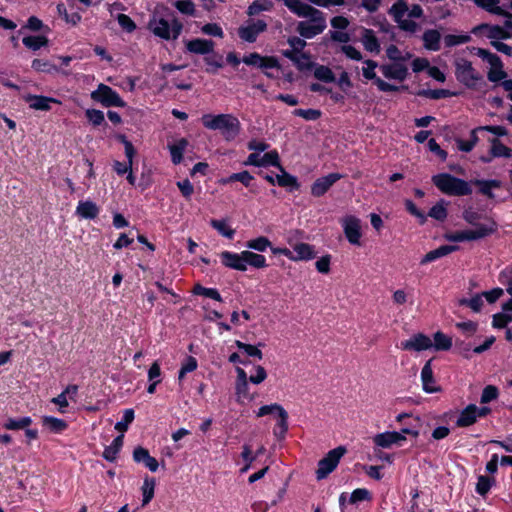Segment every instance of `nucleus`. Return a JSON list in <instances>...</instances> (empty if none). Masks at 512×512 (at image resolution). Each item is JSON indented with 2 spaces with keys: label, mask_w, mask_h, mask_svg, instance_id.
Masks as SVG:
<instances>
[{
  "label": "nucleus",
  "mask_w": 512,
  "mask_h": 512,
  "mask_svg": "<svg viewBox=\"0 0 512 512\" xmlns=\"http://www.w3.org/2000/svg\"><path fill=\"white\" fill-rule=\"evenodd\" d=\"M133 459L135 462L140 463L143 462L144 465L151 471L155 472L159 463L156 458L150 456L149 451L146 448L138 446L133 451Z\"/></svg>",
  "instance_id": "20"
},
{
  "label": "nucleus",
  "mask_w": 512,
  "mask_h": 512,
  "mask_svg": "<svg viewBox=\"0 0 512 512\" xmlns=\"http://www.w3.org/2000/svg\"><path fill=\"white\" fill-rule=\"evenodd\" d=\"M460 306H467L474 312H480L483 306L482 294H476L471 299L462 298L459 300Z\"/></svg>",
  "instance_id": "48"
},
{
  "label": "nucleus",
  "mask_w": 512,
  "mask_h": 512,
  "mask_svg": "<svg viewBox=\"0 0 512 512\" xmlns=\"http://www.w3.org/2000/svg\"><path fill=\"white\" fill-rule=\"evenodd\" d=\"M496 230L497 224L493 220H490L489 224H479L475 229L458 231L447 234L445 237L448 241L452 242L471 241L485 238L493 234Z\"/></svg>",
  "instance_id": "6"
},
{
  "label": "nucleus",
  "mask_w": 512,
  "mask_h": 512,
  "mask_svg": "<svg viewBox=\"0 0 512 512\" xmlns=\"http://www.w3.org/2000/svg\"><path fill=\"white\" fill-rule=\"evenodd\" d=\"M428 215L438 221H443L446 219L447 217V210L445 208V206L443 205V202L441 203H437L436 205H434Z\"/></svg>",
  "instance_id": "64"
},
{
  "label": "nucleus",
  "mask_w": 512,
  "mask_h": 512,
  "mask_svg": "<svg viewBox=\"0 0 512 512\" xmlns=\"http://www.w3.org/2000/svg\"><path fill=\"white\" fill-rule=\"evenodd\" d=\"M474 4L483 10L503 17H512V14L501 8L498 4L500 0H473Z\"/></svg>",
  "instance_id": "22"
},
{
  "label": "nucleus",
  "mask_w": 512,
  "mask_h": 512,
  "mask_svg": "<svg viewBox=\"0 0 512 512\" xmlns=\"http://www.w3.org/2000/svg\"><path fill=\"white\" fill-rule=\"evenodd\" d=\"M76 213L84 219H95L99 214V208L92 201H80Z\"/></svg>",
  "instance_id": "27"
},
{
  "label": "nucleus",
  "mask_w": 512,
  "mask_h": 512,
  "mask_svg": "<svg viewBox=\"0 0 512 512\" xmlns=\"http://www.w3.org/2000/svg\"><path fill=\"white\" fill-rule=\"evenodd\" d=\"M92 100L100 103L104 107H125V101L110 86L103 83L99 84L97 89L91 93Z\"/></svg>",
  "instance_id": "9"
},
{
  "label": "nucleus",
  "mask_w": 512,
  "mask_h": 512,
  "mask_svg": "<svg viewBox=\"0 0 512 512\" xmlns=\"http://www.w3.org/2000/svg\"><path fill=\"white\" fill-rule=\"evenodd\" d=\"M23 44L33 50H39L41 47L47 46L48 44V38L43 35L38 36H26L22 40Z\"/></svg>",
  "instance_id": "38"
},
{
  "label": "nucleus",
  "mask_w": 512,
  "mask_h": 512,
  "mask_svg": "<svg viewBox=\"0 0 512 512\" xmlns=\"http://www.w3.org/2000/svg\"><path fill=\"white\" fill-rule=\"evenodd\" d=\"M471 37L469 35H453L449 34L444 37V43L447 47L456 46L469 42Z\"/></svg>",
  "instance_id": "62"
},
{
  "label": "nucleus",
  "mask_w": 512,
  "mask_h": 512,
  "mask_svg": "<svg viewBox=\"0 0 512 512\" xmlns=\"http://www.w3.org/2000/svg\"><path fill=\"white\" fill-rule=\"evenodd\" d=\"M476 55L487 61L491 68H503L502 61L497 54L491 53L490 51L483 48H477Z\"/></svg>",
  "instance_id": "37"
},
{
  "label": "nucleus",
  "mask_w": 512,
  "mask_h": 512,
  "mask_svg": "<svg viewBox=\"0 0 512 512\" xmlns=\"http://www.w3.org/2000/svg\"><path fill=\"white\" fill-rule=\"evenodd\" d=\"M246 247L258 252H264L271 247V241L265 236H259L246 242Z\"/></svg>",
  "instance_id": "41"
},
{
  "label": "nucleus",
  "mask_w": 512,
  "mask_h": 512,
  "mask_svg": "<svg viewBox=\"0 0 512 512\" xmlns=\"http://www.w3.org/2000/svg\"><path fill=\"white\" fill-rule=\"evenodd\" d=\"M293 114L308 121H315L321 117L322 113L318 109H295Z\"/></svg>",
  "instance_id": "57"
},
{
  "label": "nucleus",
  "mask_w": 512,
  "mask_h": 512,
  "mask_svg": "<svg viewBox=\"0 0 512 512\" xmlns=\"http://www.w3.org/2000/svg\"><path fill=\"white\" fill-rule=\"evenodd\" d=\"M424 47L431 51H438L440 49L441 35L435 29H429L423 34Z\"/></svg>",
  "instance_id": "30"
},
{
  "label": "nucleus",
  "mask_w": 512,
  "mask_h": 512,
  "mask_svg": "<svg viewBox=\"0 0 512 512\" xmlns=\"http://www.w3.org/2000/svg\"><path fill=\"white\" fill-rule=\"evenodd\" d=\"M149 29L155 36L164 40L177 39L183 29V24L176 19L172 18L171 22L164 18L154 17L148 23Z\"/></svg>",
  "instance_id": "5"
},
{
  "label": "nucleus",
  "mask_w": 512,
  "mask_h": 512,
  "mask_svg": "<svg viewBox=\"0 0 512 512\" xmlns=\"http://www.w3.org/2000/svg\"><path fill=\"white\" fill-rule=\"evenodd\" d=\"M362 44L364 48L369 51L378 54L380 52V44L375 36L373 30L371 29H364L362 34Z\"/></svg>",
  "instance_id": "29"
},
{
  "label": "nucleus",
  "mask_w": 512,
  "mask_h": 512,
  "mask_svg": "<svg viewBox=\"0 0 512 512\" xmlns=\"http://www.w3.org/2000/svg\"><path fill=\"white\" fill-rule=\"evenodd\" d=\"M134 420V410L126 409L124 411L123 419L115 424V429L119 432H125L128 430L129 424Z\"/></svg>",
  "instance_id": "53"
},
{
  "label": "nucleus",
  "mask_w": 512,
  "mask_h": 512,
  "mask_svg": "<svg viewBox=\"0 0 512 512\" xmlns=\"http://www.w3.org/2000/svg\"><path fill=\"white\" fill-rule=\"evenodd\" d=\"M346 448L344 446H338L332 450H330L324 458H322L318 462V468L316 470V478L318 480L325 479L330 473H332L340 459L346 453Z\"/></svg>",
  "instance_id": "8"
},
{
  "label": "nucleus",
  "mask_w": 512,
  "mask_h": 512,
  "mask_svg": "<svg viewBox=\"0 0 512 512\" xmlns=\"http://www.w3.org/2000/svg\"><path fill=\"white\" fill-rule=\"evenodd\" d=\"M220 257H221L223 265L228 268L235 269L238 271H246L247 270V267L245 266V260H244L245 257H243V251L239 254L232 253L229 251H223L220 254Z\"/></svg>",
  "instance_id": "17"
},
{
  "label": "nucleus",
  "mask_w": 512,
  "mask_h": 512,
  "mask_svg": "<svg viewBox=\"0 0 512 512\" xmlns=\"http://www.w3.org/2000/svg\"><path fill=\"white\" fill-rule=\"evenodd\" d=\"M175 8L182 14L193 16L195 5L192 0H178L174 3Z\"/></svg>",
  "instance_id": "59"
},
{
  "label": "nucleus",
  "mask_w": 512,
  "mask_h": 512,
  "mask_svg": "<svg viewBox=\"0 0 512 512\" xmlns=\"http://www.w3.org/2000/svg\"><path fill=\"white\" fill-rule=\"evenodd\" d=\"M154 489H155V480L153 478H145L143 486H142V492H143V499H142V505H147L154 496Z\"/></svg>",
  "instance_id": "45"
},
{
  "label": "nucleus",
  "mask_w": 512,
  "mask_h": 512,
  "mask_svg": "<svg viewBox=\"0 0 512 512\" xmlns=\"http://www.w3.org/2000/svg\"><path fill=\"white\" fill-rule=\"evenodd\" d=\"M123 438H124L123 434L117 436L113 440L112 444L107 446L104 449V452H103L104 459H106L109 462H114L116 460L117 454L119 453V451L121 450V448L123 446Z\"/></svg>",
  "instance_id": "32"
},
{
  "label": "nucleus",
  "mask_w": 512,
  "mask_h": 512,
  "mask_svg": "<svg viewBox=\"0 0 512 512\" xmlns=\"http://www.w3.org/2000/svg\"><path fill=\"white\" fill-rule=\"evenodd\" d=\"M291 12L298 17L308 19L300 21L296 27V31L304 39H311L321 34L327 27L324 13L307 3L300 1Z\"/></svg>",
  "instance_id": "1"
},
{
  "label": "nucleus",
  "mask_w": 512,
  "mask_h": 512,
  "mask_svg": "<svg viewBox=\"0 0 512 512\" xmlns=\"http://www.w3.org/2000/svg\"><path fill=\"white\" fill-rule=\"evenodd\" d=\"M417 95L427 97L430 99L438 100V99L450 97L452 95V93L446 89H434V90L424 89V90L418 91Z\"/></svg>",
  "instance_id": "46"
},
{
  "label": "nucleus",
  "mask_w": 512,
  "mask_h": 512,
  "mask_svg": "<svg viewBox=\"0 0 512 512\" xmlns=\"http://www.w3.org/2000/svg\"><path fill=\"white\" fill-rule=\"evenodd\" d=\"M273 8V3L270 0H255L252 2L247 10L249 16H254L262 11H270Z\"/></svg>",
  "instance_id": "40"
},
{
  "label": "nucleus",
  "mask_w": 512,
  "mask_h": 512,
  "mask_svg": "<svg viewBox=\"0 0 512 512\" xmlns=\"http://www.w3.org/2000/svg\"><path fill=\"white\" fill-rule=\"evenodd\" d=\"M279 170L281 171V174L276 175V180L280 187L287 188L289 191L298 190L300 188L297 177L286 172L283 167H280Z\"/></svg>",
  "instance_id": "26"
},
{
  "label": "nucleus",
  "mask_w": 512,
  "mask_h": 512,
  "mask_svg": "<svg viewBox=\"0 0 512 512\" xmlns=\"http://www.w3.org/2000/svg\"><path fill=\"white\" fill-rule=\"evenodd\" d=\"M404 440L405 436L396 431L380 433L373 438L374 443L382 448H390L393 444H399Z\"/></svg>",
  "instance_id": "18"
},
{
  "label": "nucleus",
  "mask_w": 512,
  "mask_h": 512,
  "mask_svg": "<svg viewBox=\"0 0 512 512\" xmlns=\"http://www.w3.org/2000/svg\"><path fill=\"white\" fill-rule=\"evenodd\" d=\"M57 11L60 16L64 18L67 23H71L72 25H76L81 21V15L77 12L69 14L67 9L63 3L57 5Z\"/></svg>",
  "instance_id": "52"
},
{
  "label": "nucleus",
  "mask_w": 512,
  "mask_h": 512,
  "mask_svg": "<svg viewBox=\"0 0 512 512\" xmlns=\"http://www.w3.org/2000/svg\"><path fill=\"white\" fill-rule=\"evenodd\" d=\"M495 483L494 478L480 475L478 477V481L476 484V491L479 495L485 496L489 490L491 489L492 485Z\"/></svg>",
  "instance_id": "47"
},
{
  "label": "nucleus",
  "mask_w": 512,
  "mask_h": 512,
  "mask_svg": "<svg viewBox=\"0 0 512 512\" xmlns=\"http://www.w3.org/2000/svg\"><path fill=\"white\" fill-rule=\"evenodd\" d=\"M235 344L240 350H243L248 356L258 358L259 360L263 358V353L258 348V346L246 344L239 340H237Z\"/></svg>",
  "instance_id": "50"
},
{
  "label": "nucleus",
  "mask_w": 512,
  "mask_h": 512,
  "mask_svg": "<svg viewBox=\"0 0 512 512\" xmlns=\"http://www.w3.org/2000/svg\"><path fill=\"white\" fill-rule=\"evenodd\" d=\"M254 180V177L246 170L233 173L227 178L221 179L222 184H228L231 182L239 181L241 182L245 187H251L252 181Z\"/></svg>",
  "instance_id": "34"
},
{
  "label": "nucleus",
  "mask_w": 512,
  "mask_h": 512,
  "mask_svg": "<svg viewBox=\"0 0 512 512\" xmlns=\"http://www.w3.org/2000/svg\"><path fill=\"white\" fill-rule=\"evenodd\" d=\"M406 13H408L410 18H421L423 16V9L419 4H414L409 9L406 0H396L388 10V14L401 30L414 33L418 28V24L413 20L404 19Z\"/></svg>",
  "instance_id": "2"
},
{
  "label": "nucleus",
  "mask_w": 512,
  "mask_h": 512,
  "mask_svg": "<svg viewBox=\"0 0 512 512\" xmlns=\"http://www.w3.org/2000/svg\"><path fill=\"white\" fill-rule=\"evenodd\" d=\"M459 249L457 245H442L437 249L431 250L424 255L421 259L420 264L425 265L427 263L433 262L439 258L447 256L448 254L455 252Z\"/></svg>",
  "instance_id": "21"
},
{
  "label": "nucleus",
  "mask_w": 512,
  "mask_h": 512,
  "mask_svg": "<svg viewBox=\"0 0 512 512\" xmlns=\"http://www.w3.org/2000/svg\"><path fill=\"white\" fill-rule=\"evenodd\" d=\"M431 362H432L431 359L428 360L424 364L422 371H421V380H422V384H423V390L426 393H435V392H439L441 390V388L439 386L434 385L435 380H434V376H433Z\"/></svg>",
  "instance_id": "19"
},
{
  "label": "nucleus",
  "mask_w": 512,
  "mask_h": 512,
  "mask_svg": "<svg viewBox=\"0 0 512 512\" xmlns=\"http://www.w3.org/2000/svg\"><path fill=\"white\" fill-rule=\"evenodd\" d=\"M32 68L37 72L52 73L58 71V68L55 65L42 59H34L32 61Z\"/></svg>",
  "instance_id": "51"
},
{
  "label": "nucleus",
  "mask_w": 512,
  "mask_h": 512,
  "mask_svg": "<svg viewBox=\"0 0 512 512\" xmlns=\"http://www.w3.org/2000/svg\"><path fill=\"white\" fill-rule=\"evenodd\" d=\"M204 61L209 66L206 72L211 74H215L219 68L223 67L221 55L206 56Z\"/></svg>",
  "instance_id": "55"
},
{
  "label": "nucleus",
  "mask_w": 512,
  "mask_h": 512,
  "mask_svg": "<svg viewBox=\"0 0 512 512\" xmlns=\"http://www.w3.org/2000/svg\"><path fill=\"white\" fill-rule=\"evenodd\" d=\"M267 29V24L263 20H257L247 26H241L238 29L239 37L249 43L256 41L258 35Z\"/></svg>",
  "instance_id": "12"
},
{
  "label": "nucleus",
  "mask_w": 512,
  "mask_h": 512,
  "mask_svg": "<svg viewBox=\"0 0 512 512\" xmlns=\"http://www.w3.org/2000/svg\"><path fill=\"white\" fill-rule=\"evenodd\" d=\"M42 423L54 433H60L68 426L64 420L52 416H43Z\"/></svg>",
  "instance_id": "36"
},
{
  "label": "nucleus",
  "mask_w": 512,
  "mask_h": 512,
  "mask_svg": "<svg viewBox=\"0 0 512 512\" xmlns=\"http://www.w3.org/2000/svg\"><path fill=\"white\" fill-rule=\"evenodd\" d=\"M371 500L370 492L365 488L355 489L350 496L349 502L355 504L359 501Z\"/></svg>",
  "instance_id": "63"
},
{
  "label": "nucleus",
  "mask_w": 512,
  "mask_h": 512,
  "mask_svg": "<svg viewBox=\"0 0 512 512\" xmlns=\"http://www.w3.org/2000/svg\"><path fill=\"white\" fill-rule=\"evenodd\" d=\"M288 431V413H282L280 414L279 420L277 422L276 428L274 429L273 433L274 436L278 440H283L286 436V433Z\"/></svg>",
  "instance_id": "44"
},
{
  "label": "nucleus",
  "mask_w": 512,
  "mask_h": 512,
  "mask_svg": "<svg viewBox=\"0 0 512 512\" xmlns=\"http://www.w3.org/2000/svg\"><path fill=\"white\" fill-rule=\"evenodd\" d=\"M268 165L278 167L279 169H280V167H282V165L280 164V161H279V155H278L277 151L273 150V151L267 152L261 157V166H268Z\"/></svg>",
  "instance_id": "61"
},
{
  "label": "nucleus",
  "mask_w": 512,
  "mask_h": 512,
  "mask_svg": "<svg viewBox=\"0 0 512 512\" xmlns=\"http://www.w3.org/2000/svg\"><path fill=\"white\" fill-rule=\"evenodd\" d=\"M433 339L434 342H432V347L437 351H448L452 347V338L441 331H437L433 335Z\"/></svg>",
  "instance_id": "35"
},
{
  "label": "nucleus",
  "mask_w": 512,
  "mask_h": 512,
  "mask_svg": "<svg viewBox=\"0 0 512 512\" xmlns=\"http://www.w3.org/2000/svg\"><path fill=\"white\" fill-rule=\"evenodd\" d=\"M274 412H276L278 417H280V414L286 413L287 411L280 404L273 403L261 406L257 412V417H263Z\"/></svg>",
  "instance_id": "58"
},
{
  "label": "nucleus",
  "mask_w": 512,
  "mask_h": 512,
  "mask_svg": "<svg viewBox=\"0 0 512 512\" xmlns=\"http://www.w3.org/2000/svg\"><path fill=\"white\" fill-rule=\"evenodd\" d=\"M210 225L217 230L222 236L232 239L235 234V230L232 229L228 224L227 221L224 219L218 220V219H212L210 221Z\"/></svg>",
  "instance_id": "39"
},
{
  "label": "nucleus",
  "mask_w": 512,
  "mask_h": 512,
  "mask_svg": "<svg viewBox=\"0 0 512 512\" xmlns=\"http://www.w3.org/2000/svg\"><path fill=\"white\" fill-rule=\"evenodd\" d=\"M456 79L468 88H474L482 76L477 72L472 63L464 58L455 60Z\"/></svg>",
  "instance_id": "7"
},
{
  "label": "nucleus",
  "mask_w": 512,
  "mask_h": 512,
  "mask_svg": "<svg viewBox=\"0 0 512 512\" xmlns=\"http://www.w3.org/2000/svg\"><path fill=\"white\" fill-rule=\"evenodd\" d=\"M341 178L342 175L339 173H330L326 176L316 179L311 186V194L315 197L323 196L330 189V187Z\"/></svg>",
  "instance_id": "13"
},
{
  "label": "nucleus",
  "mask_w": 512,
  "mask_h": 512,
  "mask_svg": "<svg viewBox=\"0 0 512 512\" xmlns=\"http://www.w3.org/2000/svg\"><path fill=\"white\" fill-rule=\"evenodd\" d=\"M432 182L442 193L447 195L467 196L472 193L469 182L448 173L434 175Z\"/></svg>",
  "instance_id": "4"
},
{
  "label": "nucleus",
  "mask_w": 512,
  "mask_h": 512,
  "mask_svg": "<svg viewBox=\"0 0 512 512\" xmlns=\"http://www.w3.org/2000/svg\"><path fill=\"white\" fill-rule=\"evenodd\" d=\"M32 423V419L30 417H22L18 420L9 419L5 424L4 428L8 430H18L24 429L28 427Z\"/></svg>",
  "instance_id": "54"
},
{
  "label": "nucleus",
  "mask_w": 512,
  "mask_h": 512,
  "mask_svg": "<svg viewBox=\"0 0 512 512\" xmlns=\"http://www.w3.org/2000/svg\"><path fill=\"white\" fill-rule=\"evenodd\" d=\"M499 390L494 385H487L481 394L480 402L482 404L489 403L498 398Z\"/></svg>",
  "instance_id": "56"
},
{
  "label": "nucleus",
  "mask_w": 512,
  "mask_h": 512,
  "mask_svg": "<svg viewBox=\"0 0 512 512\" xmlns=\"http://www.w3.org/2000/svg\"><path fill=\"white\" fill-rule=\"evenodd\" d=\"M471 184H474L479 187V192L482 195L487 196L488 198L492 199L494 198V194L492 192L493 188H500L501 187V181L496 179L491 180H479L475 179L470 182Z\"/></svg>",
  "instance_id": "28"
},
{
  "label": "nucleus",
  "mask_w": 512,
  "mask_h": 512,
  "mask_svg": "<svg viewBox=\"0 0 512 512\" xmlns=\"http://www.w3.org/2000/svg\"><path fill=\"white\" fill-rule=\"evenodd\" d=\"M193 293L195 295H202L218 302H222V297L217 289L215 288H206L200 284H196L193 288Z\"/></svg>",
  "instance_id": "43"
},
{
  "label": "nucleus",
  "mask_w": 512,
  "mask_h": 512,
  "mask_svg": "<svg viewBox=\"0 0 512 512\" xmlns=\"http://www.w3.org/2000/svg\"><path fill=\"white\" fill-rule=\"evenodd\" d=\"M243 257L245 260V266L250 265L254 268L260 269L267 266L266 259L263 255L254 253L249 250L243 251Z\"/></svg>",
  "instance_id": "33"
},
{
  "label": "nucleus",
  "mask_w": 512,
  "mask_h": 512,
  "mask_svg": "<svg viewBox=\"0 0 512 512\" xmlns=\"http://www.w3.org/2000/svg\"><path fill=\"white\" fill-rule=\"evenodd\" d=\"M87 119L94 125L99 126L105 123L104 113L97 109H87L85 112Z\"/></svg>",
  "instance_id": "60"
},
{
  "label": "nucleus",
  "mask_w": 512,
  "mask_h": 512,
  "mask_svg": "<svg viewBox=\"0 0 512 512\" xmlns=\"http://www.w3.org/2000/svg\"><path fill=\"white\" fill-rule=\"evenodd\" d=\"M478 407L475 404H469L460 413L456 425L458 427H468L474 424L477 420Z\"/></svg>",
  "instance_id": "23"
},
{
  "label": "nucleus",
  "mask_w": 512,
  "mask_h": 512,
  "mask_svg": "<svg viewBox=\"0 0 512 512\" xmlns=\"http://www.w3.org/2000/svg\"><path fill=\"white\" fill-rule=\"evenodd\" d=\"M432 340L423 333H417L401 343V349L407 351H424L432 348Z\"/></svg>",
  "instance_id": "11"
},
{
  "label": "nucleus",
  "mask_w": 512,
  "mask_h": 512,
  "mask_svg": "<svg viewBox=\"0 0 512 512\" xmlns=\"http://www.w3.org/2000/svg\"><path fill=\"white\" fill-rule=\"evenodd\" d=\"M26 101L29 103L30 108L41 111L50 110V103H59L55 98L38 95H29Z\"/></svg>",
  "instance_id": "25"
},
{
  "label": "nucleus",
  "mask_w": 512,
  "mask_h": 512,
  "mask_svg": "<svg viewBox=\"0 0 512 512\" xmlns=\"http://www.w3.org/2000/svg\"><path fill=\"white\" fill-rule=\"evenodd\" d=\"M482 31H486V36L491 39V41H499L500 39H508L510 38V33L499 25H490L487 23H482L472 29V33L477 35Z\"/></svg>",
  "instance_id": "14"
},
{
  "label": "nucleus",
  "mask_w": 512,
  "mask_h": 512,
  "mask_svg": "<svg viewBox=\"0 0 512 512\" xmlns=\"http://www.w3.org/2000/svg\"><path fill=\"white\" fill-rule=\"evenodd\" d=\"M314 76L316 79L325 83H331L335 81V75L332 70L324 65H318L314 70Z\"/></svg>",
  "instance_id": "42"
},
{
  "label": "nucleus",
  "mask_w": 512,
  "mask_h": 512,
  "mask_svg": "<svg viewBox=\"0 0 512 512\" xmlns=\"http://www.w3.org/2000/svg\"><path fill=\"white\" fill-rule=\"evenodd\" d=\"M380 70L387 79L404 81L408 76L407 67L400 63L381 65Z\"/></svg>",
  "instance_id": "16"
},
{
  "label": "nucleus",
  "mask_w": 512,
  "mask_h": 512,
  "mask_svg": "<svg viewBox=\"0 0 512 512\" xmlns=\"http://www.w3.org/2000/svg\"><path fill=\"white\" fill-rule=\"evenodd\" d=\"M293 63L299 71H308L314 66V63L310 60V55L307 53H299Z\"/></svg>",
  "instance_id": "49"
},
{
  "label": "nucleus",
  "mask_w": 512,
  "mask_h": 512,
  "mask_svg": "<svg viewBox=\"0 0 512 512\" xmlns=\"http://www.w3.org/2000/svg\"><path fill=\"white\" fill-rule=\"evenodd\" d=\"M491 148L490 153L494 158H511L512 157V149L504 145L498 138H492L490 140Z\"/></svg>",
  "instance_id": "31"
},
{
  "label": "nucleus",
  "mask_w": 512,
  "mask_h": 512,
  "mask_svg": "<svg viewBox=\"0 0 512 512\" xmlns=\"http://www.w3.org/2000/svg\"><path fill=\"white\" fill-rule=\"evenodd\" d=\"M316 253L314 247L307 243H297L293 247L292 261H307L315 258Z\"/></svg>",
  "instance_id": "24"
},
{
  "label": "nucleus",
  "mask_w": 512,
  "mask_h": 512,
  "mask_svg": "<svg viewBox=\"0 0 512 512\" xmlns=\"http://www.w3.org/2000/svg\"><path fill=\"white\" fill-rule=\"evenodd\" d=\"M215 43L209 39L196 38L186 43L188 52L197 55H208L214 52Z\"/></svg>",
  "instance_id": "15"
},
{
  "label": "nucleus",
  "mask_w": 512,
  "mask_h": 512,
  "mask_svg": "<svg viewBox=\"0 0 512 512\" xmlns=\"http://www.w3.org/2000/svg\"><path fill=\"white\" fill-rule=\"evenodd\" d=\"M343 231L348 242L352 245L360 246L362 237L361 221L355 216H346L342 220Z\"/></svg>",
  "instance_id": "10"
},
{
  "label": "nucleus",
  "mask_w": 512,
  "mask_h": 512,
  "mask_svg": "<svg viewBox=\"0 0 512 512\" xmlns=\"http://www.w3.org/2000/svg\"><path fill=\"white\" fill-rule=\"evenodd\" d=\"M201 121L207 129L219 130L226 140L234 139L240 132V122L231 114H205Z\"/></svg>",
  "instance_id": "3"
}]
</instances>
